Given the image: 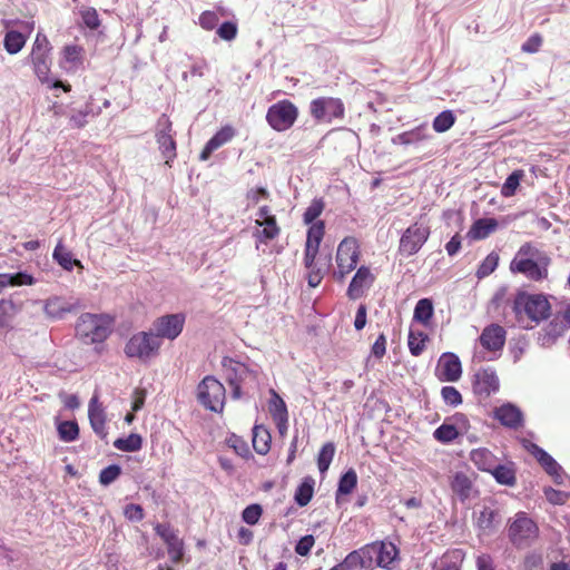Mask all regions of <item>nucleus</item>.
<instances>
[{
  "label": "nucleus",
  "mask_w": 570,
  "mask_h": 570,
  "mask_svg": "<svg viewBox=\"0 0 570 570\" xmlns=\"http://www.w3.org/2000/svg\"><path fill=\"white\" fill-rule=\"evenodd\" d=\"M360 257L361 246L357 238L354 236L344 237L336 249V269L333 272L334 279L343 282L356 268Z\"/></svg>",
  "instance_id": "39448f33"
},
{
  "label": "nucleus",
  "mask_w": 570,
  "mask_h": 570,
  "mask_svg": "<svg viewBox=\"0 0 570 570\" xmlns=\"http://www.w3.org/2000/svg\"><path fill=\"white\" fill-rule=\"evenodd\" d=\"M88 417L94 432L105 440L108 435L106 422L107 416L102 404L98 401V396L91 397L88 405Z\"/></svg>",
  "instance_id": "4be33fe9"
},
{
  "label": "nucleus",
  "mask_w": 570,
  "mask_h": 570,
  "mask_svg": "<svg viewBox=\"0 0 570 570\" xmlns=\"http://www.w3.org/2000/svg\"><path fill=\"white\" fill-rule=\"evenodd\" d=\"M121 474V469L117 464L108 465L99 474V482L104 485L112 483Z\"/></svg>",
  "instance_id": "bf43d9fd"
},
{
  "label": "nucleus",
  "mask_w": 570,
  "mask_h": 570,
  "mask_svg": "<svg viewBox=\"0 0 570 570\" xmlns=\"http://www.w3.org/2000/svg\"><path fill=\"white\" fill-rule=\"evenodd\" d=\"M226 443L239 456H242L244 459H248V458L252 456V453H250V450L248 448V444H247V442L243 438H240V436H238V435L233 433V434H230L226 439Z\"/></svg>",
  "instance_id": "8fccbe9b"
},
{
  "label": "nucleus",
  "mask_w": 570,
  "mask_h": 570,
  "mask_svg": "<svg viewBox=\"0 0 570 570\" xmlns=\"http://www.w3.org/2000/svg\"><path fill=\"white\" fill-rule=\"evenodd\" d=\"M160 345L153 332H138L127 341L124 352L129 358L147 362L158 354Z\"/></svg>",
  "instance_id": "423d86ee"
},
{
  "label": "nucleus",
  "mask_w": 570,
  "mask_h": 570,
  "mask_svg": "<svg viewBox=\"0 0 570 570\" xmlns=\"http://www.w3.org/2000/svg\"><path fill=\"white\" fill-rule=\"evenodd\" d=\"M441 395L445 404L451 406H458L462 403V395L459 390L454 386H443Z\"/></svg>",
  "instance_id": "13d9d810"
},
{
  "label": "nucleus",
  "mask_w": 570,
  "mask_h": 570,
  "mask_svg": "<svg viewBox=\"0 0 570 570\" xmlns=\"http://www.w3.org/2000/svg\"><path fill=\"white\" fill-rule=\"evenodd\" d=\"M537 524L524 513L517 514L515 520L509 527V538L518 548L528 544L530 540L537 538Z\"/></svg>",
  "instance_id": "2eb2a0df"
},
{
  "label": "nucleus",
  "mask_w": 570,
  "mask_h": 570,
  "mask_svg": "<svg viewBox=\"0 0 570 570\" xmlns=\"http://www.w3.org/2000/svg\"><path fill=\"white\" fill-rule=\"evenodd\" d=\"M154 530L166 544L169 559L173 563H179L185 556L184 540L178 537V531L169 523H156Z\"/></svg>",
  "instance_id": "ddd939ff"
},
{
  "label": "nucleus",
  "mask_w": 570,
  "mask_h": 570,
  "mask_svg": "<svg viewBox=\"0 0 570 570\" xmlns=\"http://www.w3.org/2000/svg\"><path fill=\"white\" fill-rule=\"evenodd\" d=\"M499 513L490 508H484L478 518V527L483 531H492L500 523Z\"/></svg>",
  "instance_id": "79ce46f5"
},
{
  "label": "nucleus",
  "mask_w": 570,
  "mask_h": 570,
  "mask_svg": "<svg viewBox=\"0 0 570 570\" xmlns=\"http://www.w3.org/2000/svg\"><path fill=\"white\" fill-rule=\"evenodd\" d=\"M432 136L429 134L426 125H420L411 130L404 131L397 136L402 145H415L430 139Z\"/></svg>",
  "instance_id": "2f4dec72"
},
{
  "label": "nucleus",
  "mask_w": 570,
  "mask_h": 570,
  "mask_svg": "<svg viewBox=\"0 0 570 570\" xmlns=\"http://www.w3.org/2000/svg\"><path fill=\"white\" fill-rule=\"evenodd\" d=\"M334 454V443L327 442L321 448L320 453L317 455V466L321 473H325L328 470L333 461Z\"/></svg>",
  "instance_id": "c03bdc74"
},
{
  "label": "nucleus",
  "mask_w": 570,
  "mask_h": 570,
  "mask_svg": "<svg viewBox=\"0 0 570 570\" xmlns=\"http://www.w3.org/2000/svg\"><path fill=\"white\" fill-rule=\"evenodd\" d=\"M357 484V474L353 469L346 471L338 481L337 497L341 494L347 495L353 492Z\"/></svg>",
  "instance_id": "a18cd8bd"
},
{
  "label": "nucleus",
  "mask_w": 570,
  "mask_h": 570,
  "mask_svg": "<svg viewBox=\"0 0 570 570\" xmlns=\"http://www.w3.org/2000/svg\"><path fill=\"white\" fill-rule=\"evenodd\" d=\"M551 258L547 253L539 250L531 242H525L511 261L510 272L541 283L548 279Z\"/></svg>",
  "instance_id": "f03ea898"
},
{
  "label": "nucleus",
  "mask_w": 570,
  "mask_h": 570,
  "mask_svg": "<svg viewBox=\"0 0 570 570\" xmlns=\"http://www.w3.org/2000/svg\"><path fill=\"white\" fill-rule=\"evenodd\" d=\"M524 177V171L522 169H517L512 174H510L501 188V195L505 198L512 197L515 195L517 189L520 186V181Z\"/></svg>",
  "instance_id": "ea45409f"
},
{
  "label": "nucleus",
  "mask_w": 570,
  "mask_h": 570,
  "mask_svg": "<svg viewBox=\"0 0 570 570\" xmlns=\"http://www.w3.org/2000/svg\"><path fill=\"white\" fill-rule=\"evenodd\" d=\"M507 341V331L503 326L492 323L485 326L479 336L483 350L490 353L501 352Z\"/></svg>",
  "instance_id": "aec40b11"
},
{
  "label": "nucleus",
  "mask_w": 570,
  "mask_h": 570,
  "mask_svg": "<svg viewBox=\"0 0 570 570\" xmlns=\"http://www.w3.org/2000/svg\"><path fill=\"white\" fill-rule=\"evenodd\" d=\"M314 480L312 478H305L295 491V502L299 507H306L314 494Z\"/></svg>",
  "instance_id": "c9c22d12"
},
{
  "label": "nucleus",
  "mask_w": 570,
  "mask_h": 570,
  "mask_svg": "<svg viewBox=\"0 0 570 570\" xmlns=\"http://www.w3.org/2000/svg\"><path fill=\"white\" fill-rule=\"evenodd\" d=\"M451 489L460 497L461 500H465L470 497L472 482L465 473L458 472L451 481Z\"/></svg>",
  "instance_id": "f704fd0d"
},
{
  "label": "nucleus",
  "mask_w": 570,
  "mask_h": 570,
  "mask_svg": "<svg viewBox=\"0 0 570 570\" xmlns=\"http://www.w3.org/2000/svg\"><path fill=\"white\" fill-rule=\"evenodd\" d=\"M397 552L396 547L391 542H375L366 546L360 554L365 561L363 568H370L373 563L381 568H389Z\"/></svg>",
  "instance_id": "9d476101"
},
{
  "label": "nucleus",
  "mask_w": 570,
  "mask_h": 570,
  "mask_svg": "<svg viewBox=\"0 0 570 570\" xmlns=\"http://www.w3.org/2000/svg\"><path fill=\"white\" fill-rule=\"evenodd\" d=\"M325 234V224L323 220H317L313 223L308 230L306 236V245H313L315 247H320L321 242Z\"/></svg>",
  "instance_id": "49530a36"
},
{
  "label": "nucleus",
  "mask_w": 570,
  "mask_h": 570,
  "mask_svg": "<svg viewBox=\"0 0 570 570\" xmlns=\"http://www.w3.org/2000/svg\"><path fill=\"white\" fill-rule=\"evenodd\" d=\"M59 439L63 442L76 441L79 436V426L76 421H62L57 426Z\"/></svg>",
  "instance_id": "a19ab883"
},
{
  "label": "nucleus",
  "mask_w": 570,
  "mask_h": 570,
  "mask_svg": "<svg viewBox=\"0 0 570 570\" xmlns=\"http://www.w3.org/2000/svg\"><path fill=\"white\" fill-rule=\"evenodd\" d=\"M543 43V38L540 33H533L521 46V50L525 53H535L540 50Z\"/></svg>",
  "instance_id": "680f3d73"
},
{
  "label": "nucleus",
  "mask_w": 570,
  "mask_h": 570,
  "mask_svg": "<svg viewBox=\"0 0 570 570\" xmlns=\"http://www.w3.org/2000/svg\"><path fill=\"white\" fill-rule=\"evenodd\" d=\"M372 355L381 360L386 353V336L381 333L371 347Z\"/></svg>",
  "instance_id": "338daca9"
},
{
  "label": "nucleus",
  "mask_w": 570,
  "mask_h": 570,
  "mask_svg": "<svg viewBox=\"0 0 570 570\" xmlns=\"http://www.w3.org/2000/svg\"><path fill=\"white\" fill-rule=\"evenodd\" d=\"M197 400L207 410L216 413L223 412L226 390L214 376H205L197 386Z\"/></svg>",
  "instance_id": "0eeeda50"
},
{
  "label": "nucleus",
  "mask_w": 570,
  "mask_h": 570,
  "mask_svg": "<svg viewBox=\"0 0 570 570\" xmlns=\"http://www.w3.org/2000/svg\"><path fill=\"white\" fill-rule=\"evenodd\" d=\"M455 122V116L451 110L440 112L433 120V129L436 132L448 131Z\"/></svg>",
  "instance_id": "de8ad7c7"
},
{
  "label": "nucleus",
  "mask_w": 570,
  "mask_h": 570,
  "mask_svg": "<svg viewBox=\"0 0 570 570\" xmlns=\"http://www.w3.org/2000/svg\"><path fill=\"white\" fill-rule=\"evenodd\" d=\"M495 481L503 485L512 487L517 482L514 463L497 464L491 471Z\"/></svg>",
  "instance_id": "7c9ffc66"
},
{
  "label": "nucleus",
  "mask_w": 570,
  "mask_h": 570,
  "mask_svg": "<svg viewBox=\"0 0 570 570\" xmlns=\"http://www.w3.org/2000/svg\"><path fill=\"white\" fill-rule=\"evenodd\" d=\"M314 543L315 539L312 534L304 535L296 543L295 552L302 557H306L309 554Z\"/></svg>",
  "instance_id": "e2e57ef3"
},
{
  "label": "nucleus",
  "mask_w": 570,
  "mask_h": 570,
  "mask_svg": "<svg viewBox=\"0 0 570 570\" xmlns=\"http://www.w3.org/2000/svg\"><path fill=\"white\" fill-rule=\"evenodd\" d=\"M115 317L109 314L83 313L76 324V335L85 344L104 343L112 333Z\"/></svg>",
  "instance_id": "7ed1b4c3"
},
{
  "label": "nucleus",
  "mask_w": 570,
  "mask_h": 570,
  "mask_svg": "<svg viewBox=\"0 0 570 570\" xmlns=\"http://www.w3.org/2000/svg\"><path fill=\"white\" fill-rule=\"evenodd\" d=\"M80 17L82 23L90 30H97L101 24V20L95 8L88 7L82 9L80 11Z\"/></svg>",
  "instance_id": "5fc2aeb1"
},
{
  "label": "nucleus",
  "mask_w": 570,
  "mask_h": 570,
  "mask_svg": "<svg viewBox=\"0 0 570 570\" xmlns=\"http://www.w3.org/2000/svg\"><path fill=\"white\" fill-rule=\"evenodd\" d=\"M114 446L124 452H135L141 449L142 439L137 433H131L127 438H119L114 441Z\"/></svg>",
  "instance_id": "58836bf2"
},
{
  "label": "nucleus",
  "mask_w": 570,
  "mask_h": 570,
  "mask_svg": "<svg viewBox=\"0 0 570 570\" xmlns=\"http://www.w3.org/2000/svg\"><path fill=\"white\" fill-rule=\"evenodd\" d=\"M318 250L320 247L305 244L303 263L307 269V283L309 287H317L322 283L325 273L330 268L331 258H328L327 263L323 266L316 262Z\"/></svg>",
  "instance_id": "f3484780"
},
{
  "label": "nucleus",
  "mask_w": 570,
  "mask_h": 570,
  "mask_svg": "<svg viewBox=\"0 0 570 570\" xmlns=\"http://www.w3.org/2000/svg\"><path fill=\"white\" fill-rule=\"evenodd\" d=\"M224 367L233 399L248 396L258 390V375L246 364L229 358L224 362Z\"/></svg>",
  "instance_id": "20e7f679"
},
{
  "label": "nucleus",
  "mask_w": 570,
  "mask_h": 570,
  "mask_svg": "<svg viewBox=\"0 0 570 570\" xmlns=\"http://www.w3.org/2000/svg\"><path fill=\"white\" fill-rule=\"evenodd\" d=\"M375 282V275L368 266L362 265L356 269L347 287L346 295L350 299L361 298Z\"/></svg>",
  "instance_id": "412c9836"
},
{
  "label": "nucleus",
  "mask_w": 570,
  "mask_h": 570,
  "mask_svg": "<svg viewBox=\"0 0 570 570\" xmlns=\"http://www.w3.org/2000/svg\"><path fill=\"white\" fill-rule=\"evenodd\" d=\"M41 83L46 86V88L49 91H52L56 97L59 95L57 94L58 90H62L63 92H69L71 90V86L68 82H63L59 79H52L50 77L41 78Z\"/></svg>",
  "instance_id": "052dcab7"
},
{
  "label": "nucleus",
  "mask_w": 570,
  "mask_h": 570,
  "mask_svg": "<svg viewBox=\"0 0 570 570\" xmlns=\"http://www.w3.org/2000/svg\"><path fill=\"white\" fill-rule=\"evenodd\" d=\"M236 135V131L233 126L226 125L223 126L205 145L203 148L199 159L205 161L209 159L212 154L224 146L225 144L229 142Z\"/></svg>",
  "instance_id": "393cba45"
},
{
  "label": "nucleus",
  "mask_w": 570,
  "mask_h": 570,
  "mask_svg": "<svg viewBox=\"0 0 570 570\" xmlns=\"http://www.w3.org/2000/svg\"><path fill=\"white\" fill-rule=\"evenodd\" d=\"M433 312L432 301L430 298H422L415 305L413 317L415 321L426 326L433 316Z\"/></svg>",
  "instance_id": "4c0bfd02"
},
{
  "label": "nucleus",
  "mask_w": 570,
  "mask_h": 570,
  "mask_svg": "<svg viewBox=\"0 0 570 570\" xmlns=\"http://www.w3.org/2000/svg\"><path fill=\"white\" fill-rule=\"evenodd\" d=\"M511 309L517 324L522 328H533L551 315V304L542 293L517 292L511 301Z\"/></svg>",
  "instance_id": "f257e3e1"
},
{
  "label": "nucleus",
  "mask_w": 570,
  "mask_h": 570,
  "mask_svg": "<svg viewBox=\"0 0 570 570\" xmlns=\"http://www.w3.org/2000/svg\"><path fill=\"white\" fill-rule=\"evenodd\" d=\"M219 21L218 14L214 11H204L199 16V24L205 30H213Z\"/></svg>",
  "instance_id": "69168bd1"
},
{
  "label": "nucleus",
  "mask_w": 570,
  "mask_h": 570,
  "mask_svg": "<svg viewBox=\"0 0 570 570\" xmlns=\"http://www.w3.org/2000/svg\"><path fill=\"white\" fill-rule=\"evenodd\" d=\"M85 48L79 45H67L62 49L63 66L67 70H76L83 65Z\"/></svg>",
  "instance_id": "bb28decb"
},
{
  "label": "nucleus",
  "mask_w": 570,
  "mask_h": 570,
  "mask_svg": "<svg viewBox=\"0 0 570 570\" xmlns=\"http://www.w3.org/2000/svg\"><path fill=\"white\" fill-rule=\"evenodd\" d=\"M473 393L480 399H488L499 391L500 383L497 373L491 368H481L473 375Z\"/></svg>",
  "instance_id": "6ab92c4d"
},
{
  "label": "nucleus",
  "mask_w": 570,
  "mask_h": 570,
  "mask_svg": "<svg viewBox=\"0 0 570 570\" xmlns=\"http://www.w3.org/2000/svg\"><path fill=\"white\" fill-rule=\"evenodd\" d=\"M430 236V227L420 223L409 226L400 238L399 252L403 256L416 254L426 243Z\"/></svg>",
  "instance_id": "9b49d317"
},
{
  "label": "nucleus",
  "mask_w": 570,
  "mask_h": 570,
  "mask_svg": "<svg viewBox=\"0 0 570 570\" xmlns=\"http://www.w3.org/2000/svg\"><path fill=\"white\" fill-rule=\"evenodd\" d=\"M237 30V24L235 22L226 21L219 26L217 29V35L222 39L230 41L236 38Z\"/></svg>",
  "instance_id": "0e129e2a"
},
{
  "label": "nucleus",
  "mask_w": 570,
  "mask_h": 570,
  "mask_svg": "<svg viewBox=\"0 0 570 570\" xmlns=\"http://www.w3.org/2000/svg\"><path fill=\"white\" fill-rule=\"evenodd\" d=\"M156 141L166 159V165L170 166V161L177 157V145L173 134V124L166 114H163L157 120Z\"/></svg>",
  "instance_id": "f8f14e48"
},
{
  "label": "nucleus",
  "mask_w": 570,
  "mask_h": 570,
  "mask_svg": "<svg viewBox=\"0 0 570 570\" xmlns=\"http://www.w3.org/2000/svg\"><path fill=\"white\" fill-rule=\"evenodd\" d=\"M357 566L364 567L365 561L357 551H353L346 556L343 562L334 566L330 570H353Z\"/></svg>",
  "instance_id": "864d4df0"
},
{
  "label": "nucleus",
  "mask_w": 570,
  "mask_h": 570,
  "mask_svg": "<svg viewBox=\"0 0 570 570\" xmlns=\"http://www.w3.org/2000/svg\"><path fill=\"white\" fill-rule=\"evenodd\" d=\"M272 436L266 426L256 424L253 428V448L256 453L265 455L271 450Z\"/></svg>",
  "instance_id": "cd10ccee"
},
{
  "label": "nucleus",
  "mask_w": 570,
  "mask_h": 570,
  "mask_svg": "<svg viewBox=\"0 0 570 570\" xmlns=\"http://www.w3.org/2000/svg\"><path fill=\"white\" fill-rule=\"evenodd\" d=\"M429 336L424 332L410 331L409 333V350L413 356H419L425 348V343Z\"/></svg>",
  "instance_id": "37998d69"
},
{
  "label": "nucleus",
  "mask_w": 570,
  "mask_h": 570,
  "mask_svg": "<svg viewBox=\"0 0 570 570\" xmlns=\"http://www.w3.org/2000/svg\"><path fill=\"white\" fill-rule=\"evenodd\" d=\"M529 450L548 474L559 475L561 468L549 453L534 443H531Z\"/></svg>",
  "instance_id": "c85d7f7f"
},
{
  "label": "nucleus",
  "mask_w": 570,
  "mask_h": 570,
  "mask_svg": "<svg viewBox=\"0 0 570 570\" xmlns=\"http://www.w3.org/2000/svg\"><path fill=\"white\" fill-rule=\"evenodd\" d=\"M185 325V316L183 314H167L160 316L154 322V336L160 338L175 340L180 335Z\"/></svg>",
  "instance_id": "dca6fc26"
},
{
  "label": "nucleus",
  "mask_w": 570,
  "mask_h": 570,
  "mask_svg": "<svg viewBox=\"0 0 570 570\" xmlns=\"http://www.w3.org/2000/svg\"><path fill=\"white\" fill-rule=\"evenodd\" d=\"M269 413L273 420L288 416L284 400L274 390H272V399L269 401Z\"/></svg>",
  "instance_id": "3c124183"
},
{
  "label": "nucleus",
  "mask_w": 570,
  "mask_h": 570,
  "mask_svg": "<svg viewBox=\"0 0 570 570\" xmlns=\"http://www.w3.org/2000/svg\"><path fill=\"white\" fill-rule=\"evenodd\" d=\"M324 210V202L322 199H313L306 208L303 219L305 224H312Z\"/></svg>",
  "instance_id": "4d7b16f0"
},
{
  "label": "nucleus",
  "mask_w": 570,
  "mask_h": 570,
  "mask_svg": "<svg viewBox=\"0 0 570 570\" xmlns=\"http://www.w3.org/2000/svg\"><path fill=\"white\" fill-rule=\"evenodd\" d=\"M542 556L538 553H530L524 558V570H539L542 566Z\"/></svg>",
  "instance_id": "774afa93"
},
{
  "label": "nucleus",
  "mask_w": 570,
  "mask_h": 570,
  "mask_svg": "<svg viewBox=\"0 0 570 570\" xmlns=\"http://www.w3.org/2000/svg\"><path fill=\"white\" fill-rule=\"evenodd\" d=\"M53 258L66 271H71L73 266L83 268L81 262L79 259L73 258L72 253L61 244H58L56 246L53 250Z\"/></svg>",
  "instance_id": "72a5a7b5"
},
{
  "label": "nucleus",
  "mask_w": 570,
  "mask_h": 570,
  "mask_svg": "<svg viewBox=\"0 0 570 570\" xmlns=\"http://www.w3.org/2000/svg\"><path fill=\"white\" fill-rule=\"evenodd\" d=\"M263 514V508L258 503H253L247 505L242 512V519L245 523L249 525H255L258 523L261 517Z\"/></svg>",
  "instance_id": "6e6d98bb"
},
{
  "label": "nucleus",
  "mask_w": 570,
  "mask_h": 570,
  "mask_svg": "<svg viewBox=\"0 0 570 570\" xmlns=\"http://www.w3.org/2000/svg\"><path fill=\"white\" fill-rule=\"evenodd\" d=\"M493 417L503 426L518 430L523 426V414L519 407L511 403L498 406L493 411Z\"/></svg>",
  "instance_id": "5701e85b"
},
{
  "label": "nucleus",
  "mask_w": 570,
  "mask_h": 570,
  "mask_svg": "<svg viewBox=\"0 0 570 570\" xmlns=\"http://www.w3.org/2000/svg\"><path fill=\"white\" fill-rule=\"evenodd\" d=\"M78 308H80L78 299L70 302L60 296H52L48 298L43 305L46 315L53 320L62 318L66 314L75 312Z\"/></svg>",
  "instance_id": "b1692460"
},
{
  "label": "nucleus",
  "mask_w": 570,
  "mask_h": 570,
  "mask_svg": "<svg viewBox=\"0 0 570 570\" xmlns=\"http://www.w3.org/2000/svg\"><path fill=\"white\" fill-rule=\"evenodd\" d=\"M499 223L495 218H479L470 227L466 237L471 240H481L497 230Z\"/></svg>",
  "instance_id": "a878e982"
},
{
  "label": "nucleus",
  "mask_w": 570,
  "mask_h": 570,
  "mask_svg": "<svg viewBox=\"0 0 570 570\" xmlns=\"http://www.w3.org/2000/svg\"><path fill=\"white\" fill-rule=\"evenodd\" d=\"M255 224L262 229L254 233V237L258 243L267 244L281 234V227L277 224L275 215L268 206H262L256 214Z\"/></svg>",
  "instance_id": "4468645a"
},
{
  "label": "nucleus",
  "mask_w": 570,
  "mask_h": 570,
  "mask_svg": "<svg viewBox=\"0 0 570 570\" xmlns=\"http://www.w3.org/2000/svg\"><path fill=\"white\" fill-rule=\"evenodd\" d=\"M435 375L441 382L459 381L462 375L460 358L454 353H443L438 361Z\"/></svg>",
  "instance_id": "a211bd4d"
},
{
  "label": "nucleus",
  "mask_w": 570,
  "mask_h": 570,
  "mask_svg": "<svg viewBox=\"0 0 570 570\" xmlns=\"http://www.w3.org/2000/svg\"><path fill=\"white\" fill-rule=\"evenodd\" d=\"M435 440L442 443H450L459 436V432L453 424H442L433 433Z\"/></svg>",
  "instance_id": "603ef678"
},
{
  "label": "nucleus",
  "mask_w": 570,
  "mask_h": 570,
  "mask_svg": "<svg viewBox=\"0 0 570 570\" xmlns=\"http://www.w3.org/2000/svg\"><path fill=\"white\" fill-rule=\"evenodd\" d=\"M471 461L482 471L491 473V471L495 468L497 458L495 455L488 449L481 448L475 449L471 452Z\"/></svg>",
  "instance_id": "c756f323"
},
{
  "label": "nucleus",
  "mask_w": 570,
  "mask_h": 570,
  "mask_svg": "<svg viewBox=\"0 0 570 570\" xmlns=\"http://www.w3.org/2000/svg\"><path fill=\"white\" fill-rule=\"evenodd\" d=\"M309 114L317 122L330 124L344 117L345 107L340 98L320 97L311 101Z\"/></svg>",
  "instance_id": "1a4fd4ad"
},
{
  "label": "nucleus",
  "mask_w": 570,
  "mask_h": 570,
  "mask_svg": "<svg viewBox=\"0 0 570 570\" xmlns=\"http://www.w3.org/2000/svg\"><path fill=\"white\" fill-rule=\"evenodd\" d=\"M499 264V255L494 252L490 253L480 264L476 271L478 278H484L492 274Z\"/></svg>",
  "instance_id": "09e8293b"
},
{
  "label": "nucleus",
  "mask_w": 570,
  "mask_h": 570,
  "mask_svg": "<svg viewBox=\"0 0 570 570\" xmlns=\"http://www.w3.org/2000/svg\"><path fill=\"white\" fill-rule=\"evenodd\" d=\"M32 283L33 277L29 273H2L0 274V293L7 286L31 285Z\"/></svg>",
  "instance_id": "473e14b6"
},
{
  "label": "nucleus",
  "mask_w": 570,
  "mask_h": 570,
  "mask_svg": "<svg viewBox=\"0 0 570 570\" xmlns=\"http://www.w3.org/2000/svg\"><path fill=\"white\" fill-rule=\"evenodd\" d=\"M298 117L297 107L287 99L272 105L266 114L268 125L276 131L289 129Z\"/></svg>",
  "instance_id": "6e6552de"
},
{
  "label": "nucleus",
  "mask_w": 570,
  "mask_h": 570,
  "mask_svg": "<svg viewBox=\"0 0 570 570\" xmlns=\"http://www.w3.org/2000/svg\"><path fill=\"white\" fill-rule=\"evenodd\" d=\"M26 36L19 31L10 30L6 33L3 46L8 53H18L26 45Z\"/></svg>",
  "instance_id": "e433bc0d"
}]
</instances>
